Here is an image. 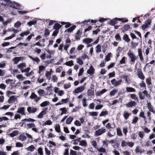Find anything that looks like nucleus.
I'll return each instance as SVG.
<instances>
[{
  "label": "nucleus",
  "mask_w": 155,
  "mask_h": 155,
  "mask_svg": "<svg viewBox=\"0 0 155 155\" xmlns=\"http://www.w3.org/2000/svg\"><path fill=\"white\" fill-rule=\"evenodd\" d=\"M0 3L2 5H8L9 7L16 9H19L20 5L16 2H12L10 0H0Z\"/></svg>",
  "instance_id": "f257e3e1"
},
{
  "label": "nucleus",
  "mask_w": 155,
  "mask_h": 155,
  "mask_svg": "<svg viewBox=\"0 0 155 155\" xmlns=\"http://www.w3.org/2000/svg\"><path fill=\"white\" fill-rule=\"evenodd\" d=\"M139 95L140 99L141 100L143 99L145 97L148 98H150V95L146 90L142 92H140L139 93Z\"/></svg>",
  "instance_id": "f03ea898"
},
{
  "label": "nucleus",
  "mask_w": 155,
  "mask_h": 155,
  "mask_svg": "<svg viewBox=\"0 0 155 155\" xmlns=\"http://www.w3.org/2000/svg\"><path fill=\"white\" fill-rule=\"evenodd\" d=\"M127 54L130 59V61L134 63L136 59V56L131 52L130 50L129 51Z\"/></svg>",
  "instance_id": "7ed1b4c3"
},
{
  "label": "nucleus",
  "mask_w": 155,
  "mask_h": 155,
  "mask_svg": "<svg viewBox=\"0 0 155 155\" xmlns=\"http://www.w3.org/2000/svg\"><path fill=\"white\" fill-rule=\"evenodd\" d=\"M122 81L121 80L116 81L115 79H113L111 81L112 85L115 87H117L120 85Z\"/></svg>",
  "instance_id": "20e7f679"
},
{
  "label": "nucleus",
  "mask_w": 155,
  "mask_h": 155,
  "mask_svg": "<svg viewBox=\"0 0 155 155\" xmlns=\"http://www.w3.org/2000/svg\"><path fill=\"white\" fill-rule=\"evenodd\" d=\"M105 132V129L104 128H102L96 130L95 133V134L96 136H98L101 135L102 134Z\"/></svg>",
  "instance_id": "39448f33"
},
{
  "label": "nucleus",
  "mask_w": 155,
  "mask_h": 155,
  "mask_svg": "<svg viewBox=\"0 0 155 155\" xmlns=\"http://www.w3.org/2000/svg\"><path fill=\"white\" fill-rule=\"evenodd\" d=\"M30 97L31 99H34V101L36 102H37L41 98L40 97H38V96L34 92L31 93Z\"/></svg>",
  "instance_id": "423d86ee"
},
{
  "label": "nucleus",
  "mask_w": 155,
  "mask_h": 155,
  "mask_svg": "<svg viewBox=\"0 0 155 155\" xmlns=\"http://www.w3.org/2000/svg\"><path fill=\"white\" fill-rule=\"evenodd\" d=\"M85 84H85L83 86L80 87L76 88L74 90V92L76 94H77L83 91L84 89Z\"/></svg>",
  "instance_id": "0eeeda50"
},
{
  "label": "nucleus",
  "mask_w": 155,
  "mask_h": 155,
  "mask_svg": "<svg viewBox=\"0 0 155 155\" xmlns=\"http://www.w3.org/2000/svg\"><path fill=\"white\" fill-rule=\"evenodd\" d=\"M5 83L7 84H10L12 87H15L16 85L14 81L12 79H8L5 81Z\"/></svg>",
  "instance_id": "6e6552de"
},
{
  "label": "nucleus",
  "mask_w": 155,
  "mask_h": 155,
  "mask_svg": "<svg viewBox=\"0 0 155 155\" xmlns=\"http://www.w3.org/2000/svg\"><path fill=\"white\" fill-rule=\"evenodd\" d=\"M27 110L30 113H34L37 111V109L36 107H28Z\"/></svg>",
  "instance_id": "1a4fd4ad"
},
{
  "label": "nucleus",
  "mask_w": 155,
  "mask_h": 155,
  "mask_svg": "<svg viewBox=\"0 0 155 155\" xmlns=\"http://www.w3.org/2000/svg\"><path fill=\"white\" fill-rule=\"evenodd\" d=\"M147 107L149 110L153 113H155L154 107L152 106L151 104L150 103L147 102Z\"/></svg>",
  "instance_id": "9d476101"
},
{
  "label": "nucleus",
  "mask_w": 155,
  "mask_h": 155,
  "mask_svg": "<svg viewBox=\"0 0 155 155\" xmlns=\"http://www.w3.org/2000/svg\"><path fill=\"white\" fill-rule=\"evenodd\" d=\"M79 145L81 146L86 147L87 145V144L85 140H82L80 138V141H79Z\"/></svg>",
  "instance_id": "9b49d317"
},
{
  "label": "nucleus",
  "mask_w": 155,
  "mask_h": 155,
  "mask_svg": "<svg viewBox=\"0 0 155 155\" xmlns=\"http://www.w3.org/2000/svg\"><path fill=\"white\" fill-rule=\"evenodd\" d=\"M25 108L23 107L19 108L17 111V112L19 114H20L21 115H25Z\"/></svg>",
  "instance_id": "f8f14e48"
},
{
  "label": "nucleus",
  "mask_w": 155,
  "mask_h": 155,
  "mask_svg": "<svg viewBox=\"0 0 155 155\" xmlns=\"http://www.w3.org/2000/svg\"><path fill=\"white\" fill-rule=\"evenodd\" d=\"M17 100V98L15 96H11L8 102L9 103H13Z\"/></svg>",
  "instance_id": "ddd939ff"
},
{
  "label": "nucleus",
  "mask_w": 155,
  "mask_h": 155,
  "mask_svg": "<svg viewBox=\"0 0 155 155\" xmlns=\"http://www.w3.org/2000/svg\"><path fill=\"white\" fill-rule=\"evenodd\" d=\"M107 91V90L105 89H103L102 91H99L97 92L96 93V95L97 96H100L102 94L106 92Z\"/></svg>",
  "instance_id": "4468645a"
},
{
  "label": "nucleus",
  "mask_w": 155,
  "mask_h": 155,
  "mask_svg": "<svg viewBox=\"0 0 155 155\" xmlns=\"http://www.w3.org/2000/svg\"><path fill=\"white\" fill-rule=\"evenodd\" d=\"M35 149V147L33 145H31L27 148H26V149L28 151L32 152L34 151Z\"/></svg>",
  "instance_id": "2eb2a0df"
},
{
  "label": "nucleus",
  "mask_w": 155,
  "mask_h": 155,
  "mask_svg": "<svg viewBox=\"0 0 155 155\" xmlns=\"http://www.w3.org/2000/svg\"><path fill=\"white\" fill-rule=\"evenodd\" d=\"M88 74L91 75L94 74V69L93 67L92 66H91L89 69L87 71Z\"/></svg>",
  "instance_id": "dca6fc26"
},
{
  "label": "nucleus",
  "mask_w": 155,
  "mask_h": 155,
  "mask_svg": "<svg viewBox=\"0 0 155 155\" xmlns=\"http://www.w3.org/2000/svg\"><path fill=\"white\" fill-rule=\"evenodd\" d=\"M130 28V26L128 25H124L122 28V30L123 31H128Z\"/></svg>",
  "instance_id": "f3484780"
},
{
  "label": "nucleus",
  "mask_w": 155,
  "mask_h": 155,
  "mask_svg": "<svg viewBox=\"0 0 155 155\" xmlns=\"http://www.w3.org/2000/svg\"><path fill=\"white\" fill-rule=\"evenodd\" d=\"M135 151L136 153H142L144 151V150L138 146L137 147L135 150Z\"/></svg>",
  "instance_id": "a211bd4d"
},
{
  "label": "nucleus",
  "mask_w": 155,
  "mask_h": 155,
  "mask_svg": "<svg viewBox=\"0 0 155 155\" xmlns=\"http://www.w3.org/2000/svg\"><path fill=\"white\" fill-rule=\"evenodd\" d=\"M82 33L79 30H78L75 36V39L77 40H79L80 39Z\"/></svg>",
  "instance_id": "6ab92c4d"
},
{
  "label": "nucleus",
  "mask_w": 155,
  "mask_h": 155,
  "mask_svg": "<svg viewBox=\"0 0 155 155\" xmlns=\"http://www.w3.org/2000/svg\"><path fill=\"white\" fill-rule=\"evenodd\" d=\"M117 18H115L114 19H111L110 21L109 22H108V24L111 25H114L116 23V20H117L116 19Z\"/></svg>",
  "instance_id": "aec40b11"
},
{
  "label": "nucleus",
  "mask_w": 155,
  "mask_h": 155,
  "mask_svg": "<svg viewBox=\"0 0 155 155\" xmlns=\"http://www.w3.org/2000/svg\"><path fill=\"white\" fill-rule=\"evenodd\" d=\"M28 57L34 61L36 62L37 63H38L40 62L39 59L37 57L33 58L30 55H28Z\"/></svg>",
  "instance_id": "412c9836"
},
{
  "label": "nucleus",
  "mask_w": 155,
  "mask_h": 155,
  "mask_svg": "<svg viewBox=\"0 0 155 155\" xmlns=\"http://www.w3.org/2000/svg\"><path fill=\"white\" fill-rule=\"evenodd\" d=\"M18 131L15 130L12 133L9 134V135L11 137H14L18 135Z\"/></svg>",
  "instance_id": "4be33fe9"
},
{
  "label": "nucleus",
  "mask_w": 155,
  "mask_h": 155,
  "mask_svg": "<svg viewBox=\"0 0 155 155\" xmlns=\"http://www.w3.org/2000/svg\"><path fill=\"white\" fill-rule=\"evenodd\" d=\"M135 104L136 103L134 101H131L127 104L126 105L127 107H130L135 106Z\"/></svg>",
  "instance_id": "5701e85b"
},
{
  "label": "nucleus",
  "mask_w": 155,
  "mask_h": 155,
  "mask_svg": "<svg viewBox=\"0 0 155 155\" xmlns=\"http://www.w3.org/2000/svg\"><path fill=\"white\" fill-rule=\"evenodd\" d=\"M26 138V137L24 134L20 135L19 136V139L22 141H25Z\"/></svg>",
  "instance_id": "b1692460"
},
{
  "label": "nucleus",
  "mask_w": 155,
  "mask_h": 155,
  "mask_svg": "<svg viewBox=\"0 0 155 155\" xmlns=\"http://www.w3.org/2000/svg\"><path fill=\"white\" fill-rule=\"evenodd\" d=\"M55 130L58 133L61 132L60 125L58 124H56L54 126Z\"/></svg>",
  "instance_id": "393cba45"
},
{
  "label": "nucleus",
  "mask_w": 155,
  "mask_h": 155,
  "mask_svg": "<svg viewBox=\"0 0 155 155\" xmlns=\"http://www.w3.org/2000/svg\"><path fill=\"white\" fill-rule=\"evenodd\" d=\"M21 59V58L20 57H16L13 59V61L15 64H17Z\"/></svg>",
  "instance_id": "a878e982"
},
{
  "label": "nucleus",
  "mask_w": 155,
  "mask_h": 155,
  "mask_svg": "<svg viewBox=\"0 0 155 155\" xmlns=\"http://www.w3.org/2000/svg\"><path fill=\"white\" fill-rule=\"evenodd\" d=\"M92 41L93 39L90 38H86L83 40V42L86 44H89Z\"/></svg>",
  "instance_id": "bb28decb"
},
{
  "label": "nucleus",
  "mask_w": 155,
  "mask_h": 155,
  "mask_svg": "<svg viewBox=\"0 0 155 155\" xmlns=\"http://www.w3.org/2000/svg\"><path fill=\"white\" fill-rule=\"evenodd\" d=\"M62 26L58 23H55L53 26V28L55 30L57 29L59 31V29L61 28Z\"/></svg>",
  "instance_id": "cd10ccee"
},
{
  "label": "nucleus",
  "mask_w": 155,
  "mask_h": 155,
  "mask_svg": "<svg viewBox=\"0 0 155 155\" xmlns=\"http://www.w3.org/2000/svg\"><path fill=\"white\" fill-rule=\"evenodd\" d=\"M59 110L62 111L61 113L60 114V115L61 116L62 115L64 114H66L67 113V110H66V108H61L59 109Z\"/></svg>",
  "instance_id": "c85d7f7f"
},
{
  "label": "nucleus",
  "mask_w": 155,
  "mask_h": 155,
  "mask_svg": "<svg viewBox=\"0 0 155 155\" xmlns=\"http://www.w3.org/2000/svg\"><path fill=\"white\" fill-rule=\"evenodd\" d=\"M37 22V20H33L30 21L27 23V24L30 26L32 25H35Z\"/></svg>",
  "instance_id": "c756f323"
},
{
  "label": "nucleus",
  "mask_w": 155,
  "mask_h": 155,
  "mask_svg": "<svg viewBox=\"0 0 155 155\" xmlns=\"http://www.w3.org/2000/svg\"><path fill=\"white\" fill-rule=\"evenodd\" d=\"M25 66V63H23L18 65V67L21 70V71H22V70H23L24 68L26 67Z\"/></svg>",
  "instance_id": "7c9ffc66"
},
{
  "label": "nucleus",
  "mask_w": 155,
  "mask_h": 155,
  "mask_svg": "<svg viewBox=\"0 0 155 155\" xmlns=\"http://www.w3.org/2000/svg\"><path fill=\"white\" fill-rule=\"evenodd\" d=\"M30 33V32L29 31H26L22 32L20 34V36L21 37H23L25 35H28Z\"/></svg>",
  "instance_id": "2f4dec72"
},
{
  "label": "nucleus",
  "mask_w": 155,
  "mask_h": 155,
  "mask_svg": "<svg viewBox=\"0 0 155 155\" xmlns=\"http://www.w3.org/2000/svg\"><path fill=\"white\" fill-rule=\"evenodd\" d=\"M16 77L20 81L24 80L25 79V78L23 77L21 74L17 75H16Z\"/></svg>",
  "instance_id": "473e14b6"
},
{
  "label": "nucleus",
  "mask_w": 155,
  "mask_h": 155,
  "mask_svg": "<svg viewBox=\"0 0 155 155\" xmlns=\"http://www.w3.org/2000/svg\"><path fill=\"white\" fill-rule=\"evenodd\" d=\"M123 39L127 42H129L130 41L128 36L127 34H125L123 37Z\"/></svg>",
  "instance_id": "72a5a7b5"
},
{
  "label": "nucleus",
  "mask_w": 155,
  "mask_h": 155,
  "mask_svg": "<svg viewBox=\"0 0 155 155\" xmlns=\"http://www.w3.org/2000/svg\"><path fill=\"white\" fill-rule=\"evenodd\" d=\"M49 103L48 101H45L41 104L40 106L42 107H44L46 106Z\"/></svg>",
  "instance_id": "f704fd0d"
},
{
  "label": "nucleus",
  "mask_w": 155,
  "mask_h": 155,
  "mask_svg": "<svg viewBox=\"0 0 155 155\" xmlns=\"http://www.w3.org/2000/svg\"><path fill=\"white\" fill-rule=\"evenodd\" d=\"M73 120V117H69L66 120V124H70Z\"/></svg>",
  "instance_id": "c9c22d12"
},
{
  "label": "nucleus",
  "mask_w": 155,
  "mask_h": 155,
  "mask_svg": "<svg viewBox=\"0 0 155 155\" xmlns=\"http://www.w3.org/2000/svg\"><path fill=\"white\" fill-rule=\"evenodd\" d=\"M138 77L142 80H144V77L143 74L141 72H139L138 73Z\"/></svg>",
  "instance_id": "e433bc0d"
},
{
  "label": "nucleus",
  "mask_w": 155,
  "mask_h": 155,
  "mask_svg": "<svg viewBox=\"0 0 155 155\" xmlns=\"http://www.w3.org/2000/svg\"><path fill=\"white\" fill-rule=\"evenodd\" d=\"M126 91L127 92H134L135 91V89L131 87H126Z\"/></svg>",
  "instance_id": "4c0bfd02"
},
{
  "label": "nucleus",
  "mask_w": 155,
  "mask_h": 155,
  "mask_svg": "<svg viewBox=\"0 0 155 155\" xmlns=\"http://www.w3.org/2000/svg\"><path fill=\"white\" fill-rule=\"evenodd\" d=\"M51 73L48 71H46L45 74V76L47 79L49 80L51 79Z\"/></svg>",
  "instance_id": "58836bf2"
},
{
  "label": "nucleus",
  "mask_w": 155,
  "mask_h": 155,
  "mask_svg": "<svg viewBox=\"0 0 155 155\" xmlns=\"http://www.w3.org/2000/svg\"><path fill=\"white\" fill-rule=\"evenodd\" d=\"M138 55L139 56V57L141 60H143V58L142 55V53L141 50V49H138Z\"/></svg>",
  "instance_id": "ea45409f"
},
{
  "label": "nucleus",
  "mask_w": 155,
  "mask_h": 155,
  "mask_svg": "<svg viewBox=\"0 0 155 155\" xmlns=\"http://www.w3.org/2000/svg\"><path fill=\"white\" fill-rule=\"evenodd\" d=\"M80 141V138L74 140H73V144L75 145L79 144L78 143H79Z\"/></svg>",
  "instance_id": "a19ab883"
},
{
  "label": "nucleus",
  "mask_w": 155,
  "mask_h": 155,
  "mask_svg": "<svg viewBox=\"0 0 155 155\" xmlns=\"http://www.w3.org/2000/svg\"><path fill=\"white\" fill-rule=\"evenodd\" d=\"M64 64H65L67 66H71L73 65V61L72 60L67 62Z\"/></svg>",
  "instance_id": "79ce46f5"
},
{
  "label": "nucleus",
  "mask_w": 155,
  "mask_h": 155,
  "mask_svg": "<svg viewBox=\"0 0 155 155\" xmlns=\"http://www.w3.org/2000/svg\"><path fill=\"white\" fill-rule=\"evenodd\" d=\"M76 26L75 25H74L71 27L68 28L67 30V31L68 32H71L74 30L76 28Z\"/></svg>",
  "instance_id": "37998d69"
},
{
  "label": "nucleus",
  "mask_w": 155,
  "mask_h": 155,
  "mask_svg": "<svg viewBox=\"0 0 155 155\" xmlns=\"http://www.w3.org/2000/svg\"><path fill=\"white\" fill-rule=\"evenodd\" d=\"M88 95L89 96H93L94 94V91L92 89H89L87 91Z\"/></svg>",
  "instance_id": "c03bdc74"
},
{
  "label": "nucleus",
  "mask_w": 155,
  "mask_h": 155,
  "mask_svg": "<svg viewBox=\"0 0 155 155\" xmlns=\"http://www.w3.org/2000/svg\"><path fill=\"white\" fill-rule=\"evenodd\" d=\"M96 52L98 53L101 51V46L100 45H97L96 47Z\"/></svg>",
  "instance_id": "a18cd8bd"
},
{
  "label": "nucleus",
  "mask_w": 155,
  "mask_h": 155,
  "mask_svg": "<svg viewBox=\"0 0 155 155\" xmlns=\"http://www.w3.org/2000/svg\"><path fill=\"white\" fill-rule=\"evenodd\" d=\"M117 20L118 21H120L123 23L127 22L128 21L127 19L124 18H116Z\"/></svg>",
  "instance_id": "49530a36"
},
{
  "label": "nucleus",
  "mask_w": 155,
  "mask_h": 155,
  "mask_svg": "<svg viewBox=\"0 0 155 155\" xmlns=\"http://www.w3.org/2000/svg\"><path fill=\"white\" fill-rule=\"evenodd\" d=\"M77 63L80 65H82L83 64L82 59L80 58H77L76 59Z\"/></svg>",
  "instance_id": "de8ad7c7"
},
{
  "label": "nucleus",
  "mask_w": 155,
  "mask_h": 155,
  "mask_svg": "<svg viewBox=\"0 0 155 155\" xmlns=\"http://www.w3.org/2000/svg\"><path fill=\"white\" fill-rule=\"evenodd\" d=\"M89 114L91 116H97L98 114V113L96 112H89Z\"/></svg>",
  "instance_id": "09e8293b"
},
{
  "label": "nucleus",
  "mask_w": 155,
  "mask_h": 155,
  "mask_svg": "<svg viewBox=\"0 0 155 155\" xmlns=\"http://www.w3.org/2000/svg\"><path fill=\"white\" fill-rule=\"evenodd\" d=\"M21 25V23L19 21H17L14 24V27L18 28L20 27Z\"/></svg>",
  "instance_id": "8fccbe9b"
},
{
  "label": "nucleus",
  "mask_w": 155,
  "mask_h": 155,
  "mask_svg": "<svg viewBox=\"0 0 155 155\" xmlns=\"http://www.w3.org/2000/svg\"><path fill=\"white\" fill-rule=\"evenodd\" d=\"M124 117L126 119H127L128 118L129 116V114L126 111H124L123 114Z\"/></svg>",
  "instance_id": "3c124183"
},
{
  "label": "nucleus",
  "mask_w": 155,
  "mask_h": 155,
  "mask_svg": "<svg viewBox=\"0 0 155 155\" xmlns=\"http://www.w3.org/2000/svg\"><path fill=\"white\" fill-rule=\"evenodd\" d=\"M140 87L142 88L143 89H146V85L143 81H142L141 82L140 84Z\"/></svg>",
  "instance_id": "603ef678"
},
{
  "label": "nucleus",
  "mask_w": 155,
  "mask_h": 155,
  "mask_svg": "<svg viewBox=\"0 0 155 155\" xmlns=\"http://www.w3.org/2000/svg\"><path fill=\"white\" fill-rule=\"evenodd\" d=\"M117 90L114 89L112 91L110 92V94L111 96H114L117 92Z\"/></svg>",
  "instance_id": "864d4df0"
},
{
  "label": "nucleus",
  "mask_w": 155,
  "mask_h": 155,
  "mask_svg": "<svg viewBox=\"0 0 155 155\" xmlns=\"http://www.w3.org/2000/svg\"><path fill=\"white\" fill-rule=\"evenodd\" d=\"M117 134L119 136H120L122 135V133L121 130L119 128H117Z\"/></svg>",
  "instance_id": "5fc2aeb1"
},
{
  "label": "nucleus",
  "mask_w": 155,
  "mask_h": 155,
  "mask_svg": "<svg viewBox=\"0 0 155 155\" xmlns=\"http://www.w3.org/2000/svg\"><path fill=\"white\" fill-rule=\"evenodd\" d=\"M45 69V67L42 65H41L39 66V71L38 72L40 74L42 71H44Z\"/></svg>",
  "instance_id": "6e6d98bb"
},
{
  "label": "nucleus",
  "mask_w": 155,
  "mask_h": 155,
  "mask_svg": "<svg viewBox=\"0 0 155 155\" xmlns=\"http://www.w3.org/2000/svg\"><path fill=\"white\" fill-rule=\"evenodd\" d=\"M151 22V20L150 18H148L145 22V24H146L147 26L150 25Z\"/></svg>",
  "instance_id": "4d7b16f0"
},
{
  "label": "nucleus",
  "mask_w": 155,
  "mask_h": 155,
  "mask_svg": "<svg viewBox=\"0 0 155 155\" xmlns=\"http://www.w3.org/2000/svg\"><path fill=\"white\" fill-rule=\"evenodd\" d=\"M58 78L55 75H53L51 78V80L54 82H57Z\"/></svg>",
  "instance_id": "13d9d810"
},
{
  "label": "nucleus",
  "mask_w": 155,
  "mask_h": 155,
  "mask_svg": "<svg viewBox=\"0 0 155 155\" xmlns=\"http://www.w3.org/2000/svg\"><path fill=\"white\" fill-rule=\"evenodd\" d=\"M108 114V112L107 111H102L100 114V117L105 116L106 115Z\"/></svg>",
  "instance_id": "bf43d9fd"
},
{
  "label": "nucleus",
  "mask_w": 155,
  "mask_h": 155,
  "mask_svg": "<svg viewBox=\"0 0 155 155\" xmlns=\"http://www.w3.org/2000/svg\"><path fill=\"white\" fill-rule=\"evenodd\" d=\"M44 91L42 89H40L38 90V94L40 95L41 96H42L44 94Z\"/></svg>",
  "instance_id": "052dcab7"
},
{
  "label": "nucleus",
  "mask_w": 155,
  "mask_h": 155,
  "mask_svg": "<svg viewBox=\"0 0 155 155\" xmlns=\"http://www.w3.org/2000/svg\"><path fill=\"white\" fill-rule=\"evenodd\" d=\"M111 56V54L110 53H108L106 56L105 58V60L106 61H109L110 59V58Z\"/></svg>",
  "instance_id": "680f3d73"
},
{
  "label": "nucleus",
  "mask_w": 155,
  "mask_h": 155,
  "mask_svg": "<svg viewBox=\"0 0 155 155\" xmlns=\"http://www.w3.org/2000/svg\"><path fill=\"white\" fill-rule=\"evenodd\" d=\"M126 59V58L124 57L122 58L121 60L120 61L119 64H124L125 63V60Z\"/></svg>",
  "instance_id": "e2e57ef3"
},
{
  "label": "nucleus",
  "mask_w": 155,
  "mask_h": 155,
  "mask_svg": "<svg viewBox=\"0 0 155 155\" xmlns=\"http://www.w3.org/2000/svg\"><path fill=\"white\" fill-rule=\"evenodd\" d=\"M38 152L39 154L40 155H43L42 149L41 147H40L39 148L38 150Z\"/></svg>",
  "instance_id": "0e129e2a"
},
{
  "label": "nucleus",
  "mask_w": 155,
  "mask_h": 155,
  "mask_svg": "<svg viewBox=\"0 0 155 155\" xmlns=\"http://www.w3.org/2000/svg\"><path fill=\"white\" fill-rule=\"evenodd\" d=\"M45 114V113H44L42 111L40 112L38 115V117L39 118H41L43 117V115Z\"/></svg>",
  "instance_id": "69168bd1"
},
{
  "label": "nucleus",
  "mask_w": 155,
  "mask_h": 155,
  "mask_svg": "<svg viewBox=\"0 0 155 155\" xmlns=\"http://www.w3.org/2000/svg\"><path fill=\"white\" fill-rule=\"evenodd\" d=\"M35 125L33 123L29 124H27L28 127L29 128L34 127H35Z\"/></svg>",
  "instance_id": "338daca9"
},
{
  "label": "nucleus",
  "mask_w": 155,
  "mask_h": 155,
  "mask_svg": "<svg viewBox=\"0 0 155 155\" xmlns=\"http://www.w3.org/2000/svg\"><path fill=\"white\" fill-rule=\"evenodd\" d=\"M144 133L143 131H140L139 132V135L140 137L141 138H143L144 137Z\"/></svg>",
  "instance_id": "774afa93"
}]
</instances>
